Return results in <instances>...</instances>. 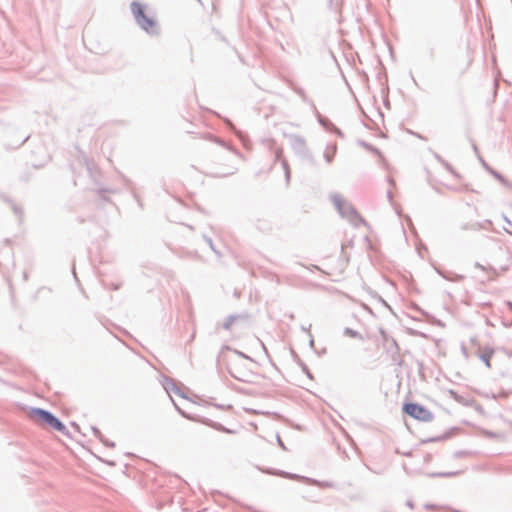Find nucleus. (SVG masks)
Instances as JSON below:
<instances>
[{"instance_id": "obj_4", "label": "nucleus", "mask_w": 512, "mask_h": 512, "mask_svg": "<svg viewBox=\"0 0 512 512\" xmlns=\"http://www.w3.org/2000/svg\"><path fill=\"white\" fill-rule=\"evenodd\" d=\"M131 8L137 23L147 32H154L155 22L145 14L143 6L139 3H133Z\"/></svg>"}, {"instance_id": "obj_2", "label": "nucleus", "mask_w": 512, "mask_h": 512, "mask_svg": "<svg viewBox=\"0 0 512 512\" xmlns=\"http://www.w3.org/2000/svg\"><path fill=\"white\" fill-rule=\"evenodd\" d=\"M34 416L38 418L39 423L44 428L65 433L66 428L64 424L51 413L42 409H34Z\"/></svg>"}, {"instance_id": "obj_3", "label": "nucleus", "mask_w": 512, "mask_h": 512, "mask_svg": "<svg viewBox=\"0 0 512 512\" xmlns=\"http://www.w3.org/2000/svg\"><path fill=\"white\" fill-rule=\"evenodd\" d=\"M403 411L410 417L419 421L429 422L433 419V415L428 409L416 403H406L403 406Z\"/></svg>"}, {"instance_id": "obj_1", "label": "nucleus", "mask_w": 512, "mask_h": 512, "mask_svg": "<svg viewBox=\"0 0 512 512\" xmlns=\"http://www.w3.org/2000/svg\"><path fill=\"white\" fill-rule=\"evenodd\" d=\"M165 390L167 391L168 395L170 396L171 400L173 401L174 405L179 410V412L185 418L195 421V418L189 416L180 408V404H183L184 402L188 401V397L185 393L184 388H182L176 382L170 380L165 383Z\"/></svg>"}, {"instance_id": "obj_5", "label": "nucleus", "mask_w": 512, "mask_h": 512, "mask_svg": "<svg viewBox=\"0 0 512 512\" xmlns=\"http://www.w3.org/2000/svg\"><path fill=\"white\" fill-rule=\"evenodd\" d=\"M494 354V350L493 349H486L482 352V354L480 355V358L481 360L485 363V365L490 368L491 367V358Z\"/></svg>"}]
</instances>
